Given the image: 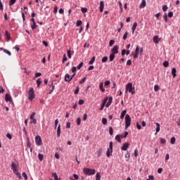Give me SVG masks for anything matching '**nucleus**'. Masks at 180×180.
I'll return each instance as SVG.
<instances>
[{"label":"nucleus","mask_w":180,"mask_h":180,"mask_svg":"<svg viewBox=\"0 0 180 180\" xmlns=\"http://www.w3.org/2000/svg\"><path fill=\"white\" fill-rule=\"evenodd\" d=\"M129 143L126 142L123 144L122 147L121 148V150H124V151H126L127 148H129Z\"/></svg>","instance_id":"obj_11"},{"label":"nucleus","mask_w":180,"mask_h":180,"mask_svg":"<svg viewBox=\"0 0 180 180\" xmlns=\"http://www.w3.org/2000/svg\"><path fill=\"white\" fill-rule=\"evenodd\" d=\"M38 77H41V74L40 72H37L35 74V78H38Z\"/></svg>","instance_id":"obj_62"},{"label":"nucleus","mask_w":180,"mask_h":180,"mask_svg":"<svg viewBox=\"0 0 180 180\" xmlns=\"http://www.w3.org/2000/svg\"><path fill=\"white\" fill-rule=\"evenodd\" d=\"M129 34V32H126L123 36V40H126L127 39V36Z\"/></svg>","instance_id":"obj_52"},{"label":"nucleus","mask_w":180,"mask_h":180,"mask_svg":"<svg viewBox=\"0 0 180 180\" xmlns=\"http://www.w3.org/2000/svg\"><path fill=\"white\" fill-rule=\"evenodd\" d=\"M105 8V3H103V1H100V7H99V9H100V12L101 13H102V12H103V9Z\"/></svg>","instance_id":"obj_10"},{"label":"nucleus","mask_w":180,"mask_h":180,"mask_svg":"<svg viewBox=\"0 0 180 180\" xmlns=\"http://www.w3.org/2000/svg\"><path fill=\"white\" fill-rule=\"evenodd\" d=\"M38 158H39V161H43V158H44V156L43 155H41V153H39Z\"/></svg>","instance_id":"obj_30"},{"label":"nucleus","mask_w":180,"mask_h":180,"mask_svg":"<svg viewBox=\"0 0 180 180\" xmlns=\"http://www.w3.org/2000/svg\"><path fill=\"white\" fill-rule=\"evenodd\" d=\"M53 176L55 180H59L58 179V176L57 175V173H53Z\"/></svg>","instance_id":"obj_42"},{"label":"nucleus","mask_w":180,"mask_h":180,"mask_svg":"<svg viewBox=\"0 0 180 180\" xmlns=\"http://www.w3.org/2000/svg\"><path fill=\"white\" fill-rule=\"evenodd\" d=\"M162 11H163V12H167V11H168V6L164 5L162 6Z\"/></svg>","instance_id":"obj_33"},{"label":"nucleus","mask_w":180,"mask_h":180,"mask_svg":"<svg viewBox=\"0 0 180 180\" xmlns=\"http://www.w3.org/2000/svg\"><path fill=\"white\" fill-rule=\"evenodd\" d=\"M153 41L154 43H156V44H158V43H160V38L158 37V36H155L153 37Z\"/></svg>","instance_id":"obj_18"},{"label":"nucleus","mask_w":180,"mask_h":180,"mask_svg":"<svg viewBox=\"0 0 180 180\" xmlns=\"http://www.w3.org/2000/svg\"><path fill=\"white\" fill-rule=\"evenodd\" d=\"M81 25H82V20H77V26H81Z\"/></svg>","instance_id":"obj_58"},{"label":"nucleus","mask_w":180,"mask_h":180,"mask_svg":"<svg viewBox=\"0 0 180 180\" xmlns=\"http://www.w3.org/2000/svg\"><path fill=\"white\" fill-rule=\"evenodd\" d=\"M31 27L32 30L37 29V25H36V22H32V25H31Z\"/></svg>","instance_id":"obj_26"},{"label":"nucleus","mask_w":180,"mask_h":180,"mask_svg":"<svg viewBox=\"0 0 180 180\" xmlns=\"http://www.w3.org/2000/svg\"><path fill=\"white\" fill-rule=\"evenodd\" d=\"M168 18H172L174 16V13L172 11H170L168 13Z\"/></svg>","instance_id":"obj_53"},{"label":"nucleus","mask_w":180,"mask_h":180,"mask_svg":"<svg viewBox=\"0 0 180 180\" xmlns=\"http://www.w3.org/2000/svg\"><path fill=\"white\" fill-rule=\"evenodd\" d=\"M99 88L101 92H105V88H103V83H100Z\"/></svg>","instance_id":"obj_24"},{"label":"nucleus","mask_w":180,"mask_h":180,"mask_svg":"<svg viewBox=\"0 0 180 180\" xmlns=\"http://www.w3.org/2000/svg\"><path fill=\"white\" fill-rule=\"evenodd\" d=\"M15 175H16V176H18V179H22V175L20 174V173H19L18 171L14 172Z\"/></svg>","instance_id":"obj_25"},{"label":"nucleus","mask_w":180,"mask_h":180,"mask_svg":"<svg viewBox=\"0 0 180 180\" xmlns=\"http://www.w3.org/2000/svg\"><path fill=\"white\" fill-rule=\"evenodd\" d=\"M137 28V22H134L133 25V27L131 28L132 30V34H134V32L136 31V29Z\"/></svg>","instance_id":"obj_20"},{"label":"nucleus","mask_w":180,"mask_h":180,"mask_svg":"<svg viewBox=\"0 0 180 180\" xmlns=\"http://www.w3.org/2000/svg\"><path fill=\"white\" fill-rule=\"evenodd\" d=\"M96 180H101V174L99 172L96 173Z\"/></svg>","instance_id":"obj_38"},{"label":"nucleus","mask_w":180,"mask_h":180,"mask_svg":"<svg viewBox=\"0 0 180 180\" xmlns=\"http://www.w3.org/2000/svg\"><path fill=\"white\" fill-rule=\"evenodd\" d=\"M4 53H6V54H8V56H12V53H11V51H9L7 49H4Z\"/></svg>","instance_id":"obj_40"},{"label":"nucleus","mask_w":180,"mask_h":180,"mask_svg":"<svg viewBox=\"0 0 180 180\" xmlns=\"http://www.w3.org/2000/svg\"><path fill=\"white\" fill-rule=\"evenodd\" d=\"M68 58H71V57H72V54H74V51H71V50H68Z\"/></svg>","instance_id":"obj_22"},{"label":"nucleus","mask_w":180,"mask_h":180,"mask_svg":"<svg viewBox=\"0 0 180 180\" xmlns=\"http://www.w3.org/2000/svg\"><path fill=\"white\" fill-rule=\"evenodd\" d=\"M108 150H113V142L110 141L109 143V148H108Z\"/></svg>","instance_id":"obj_29"},{"label":"nucleus","mask_w":180,"mask_h":180,"mask_svg":"<svg viewBox=\"0 0 180 180\" xmlns=\"http://www.w3.org/2000/svg\"><path fill=\"white\" fill-rule=\"evenodd\" d=\"M35 143L37 146H41V138L40 137V136H37L35 137Z\"/></svg>","instance_id":"obj_6"},{"label":"nucleus","mask_w":180,"mask_h":180,"mask_svg":"<svg viewBox=\"0 0 180 180\" xmlns=\"http://www.w3.org/2000/svg\"><path fill=\"white\" fill-rule=\"evenodd\" d=\"M148 178L147 180H154V176L149 175Z\"/></svg>","instance_id":"obj_63"},{"label":"nucleus","mask_w":180,"mask_h":180,"mask_svg":"<svg viewBox=\"0 0 180 180\" xmlns=\"http://www.w3.org/2000/svg\"><path fill=\"white\" fill-rule=\"evenodd\" d=\"M127 65H131V60H128L127 61Z\"/></svg>","instance_id":"obj_64"},{"label":"nucleus","mask_w":180,"mask_h":180,"mask_svg":"<svg viewBox=\"0 0 180 180\" xmlns=\"http://www.w3.org/2000/svg\"><path fill=\"white\" fill-rule=\"evenodd\" d=\"M159 89H160V86H158V85H155V86H154V91H155V92L158 91Z\"/></svg>","instance_id":"obj_49"},{"label":"nucleus","mask_w":180,"mask_h":180,"mask_svg":"<svg viewBox=\"0 0 180 180\" xmlns=\"http://www.w3.org/2000/svg\"><path fill=\"white\" fill-rule=\"evenodd\" d=\"M126 113H127V111L126 110H124L121 112L120 119H124V116H126Z\"/></svg>","instance_id":"obj_21"},{"label":"nucleus","mask_w":180,"mask_h":180,"mask_svg":"<svg viewBox=\"0 0 180 180\" xmlns=\"http://www.w3.org/2000/svg\"><path fill=\"white\" fill-rule=\"evenodd\" d=\"M160 143L161 144H165V143H167V141L165 139L160 138Z\"/></svg>","instance_id":"obj_51"},{"label":"nucleus","mask_w":180,"mask_h":180,"mask_svg":"<svg viewBox=\"0 0 180 180\" xmlns=\"http://www.w3.org/2000/svg\"><path fill=\"white\" fill-rule=\"evenodd\" d=\"M81 11H82V13H86L88 12V8H82Z\"/></svg>","instance_id":"obj_41"},{"label":"nucleus","mask_w":180,"mask_h":180,"mask_svg":"<svg viewBox=\"0 0 180 180\" xmlns=\"http://www.w3.org/2000/svg\"><path fill=\"white\" fill-rule=\"evenodd\" d=\"M78 92H79V86H77L75 91V95H78Z\"/></svg>","instance_id":"obj_45"},{"label":"nucleus","mask_w":180,"mask_h":180,"mask_svg":"<svg viewBox=\"0 0 180 180\" xmlns=\"http://www.w3.org/2000/svg\"><path fill=\"white\" fill-rule=\"evenodd\" d=\"M115 140L118 141V143H122V139H120V135H117L115 136Z\"/></svg>","instance_id":"obj_27"},{"label":"nucleus","mask_w":180,"mask_h":180,"mask_svg":"<svg viewBox=\"0 0 180 180\" xmlns=\"http://www.w3.org/2000/svg\"><path fill=\"white\" fill-rule=\"evenodd\" d=\"M65 82H71L72 81L71 76H70V75H68V74H66L65 75Z\"/></svg>","instance_id":"obj_12"},{"label":"nucleus","mask_w":180,"mask_h":180,"mask_svg":"<svg viewBox=\"0 0 180 180\" xmlns=\"http://www.w3.org/2000/svg\"><path fill=\"white\" fill-rule=\"evenodd\" d=\"M163 18H164L165 22H168V15H167L166 13L163 15Z\"/></svg>","instance_id":"obj_37"},{"label":"nucleus","mask_w":180,"mask_h":180,"mask_svg":"<svg viewBox=\"0 0 180 180\" xmlns=\"http://www.w3.org/2000/svg\"><path fill=\"white\" fill-rule=\"evenodd\" d=\"M22 176L25 180H27V174H26V172L22 173Z\"/></svg>","instance_id":"obj_59"},{"label":"nucleus","mask_w":180,"mask_h":180,"mask_svg":"<svg viewBox=\"0 0 180 180\" xmlns=\"http://www.w3.org/2000/svg\"><path fill=\"white\" fill-rule=\"evenodd\" d=\"M5 37L6 39V41H9V40H11V34L9 33V32H8V30L5 31Z\"/></svg>","instance_id":"obj_9"},{"label":"nucleus","mask_w":180,"mask_h":180,"mask_svg":"<svg viewBox=\"0 0 180 180\" xmlns=\"http://www.w3.org/2000/svg\"><path fill=\"white\" fill-rule=\"evenodd\" d=\"M106 61H108V56H104L102 58V63H106Z\"/></svg>","instance_id":"obj_55"},{"label":"nucleus","mask_w":180,"mask_h":180,"mask_svg":"<svg viewBox=\"0 0 180 180\" xmlns=\"http://www.w3.org/2000/svg\"><path fill=\"white\" fill-rule=\"evenodd\" d=\"M172 75L173 78H175V77H176V69L175 68H173L172 69Z\"/></svg>","instance_id":"obj_17"},{"label":"nucleus","mask_w":180,"mask_h":180,"mask_svg":"<svg viewBox=\"0 0 180 180\" xmlns=\"http://www.w3.org/2000/svg\"><path fill=\"white\" fill-rule=\"evenodd\" d=\"M146 0H142L141 4L139 6L140 9H143V8H146Z\"/></svg>","instance_id":"obj_15"},{"label":"nucleus","mask_w":180,"mask_h":180,"mask_svg":"<svg viewBox=\"0 0 180 180\" xmlns=\"http://www.w3.org/2000/svg\"><path fill=\"white\" fill-rule=\"evenodd\" d=\"M84 65V63L81 62L79 65L77 66V70H81L82 68V66Z\"/></svg>","instance_id":"obj_44"},{"label":"nucleus","mask_w":180,"mask_h":180,"mask_svg":"<svg viewBox=\"0 0 180 180\" xmlns=\"http://www.w3.org/2000/svg\"><path fill=\"white\" fill-rule=\"evenodd\" d=\"M168 65H169V63H168V61H165L163 63V67L167 68V67H168Z\"/></svg>","instance_id":"obj_50"},{"label":"nucleus","mask_w":180,"mask_h":180,"mask_svg":"<svg viewBox=\"0 0 180 180\" xmlns=\"http://www.w3.org/2000/svg\"><path fill=\"white\" fill-rule=\"evenodd\" d=\"M15 4H16V0H10L9 6H12L13 5H15Z\"/></svg>","instance_id":"obj_28"},{"label":"nucleus","mask_w":180,"mask_h":180,"mask_svg":"<svg viewBox=\"0 0 180 180\" xmlns=\"http://www.w3.org/2000/svg\"><path fill=\"white\" fill-rule=\"evenodd\" d=\"M113 44H115V40H113V39L110 40V41H109L110 47H112V46H113Z\"/></svg>","instance_id":"obj_39"},{"label":"nucleus","mask_w":180,"mask_h":180,"mask_svg":"<svg viewBox=\"0 0 180 180\" xmlns=\"http://www.w3.org/2000/svg\"><path fill=\"white\" fill-rule=\"evenodd\" d=\"M18 168H19L18 164L17 161L15 162H12L11 163V169H13V172H17L18 171Z\"/></svg>","instance_id":"obj_5"},{"label":"nucleus","mask_w":180,"mask_h":180,"mask_svg":"<svg viewBox=\"0 0 180 180\" xmlns=\"http://www.w3.org/2000/svg\"><path fill=\"white\" fill-rule=\"evenodd\" d=\"M37 87L39 88V86H40V85L41 84V80H40V79H38L37 80Z\"/></svg>","instance_id":"obj_47"},{"label":"nucleus","mask_w":180,"mask_h":180,"mask_svg":"<svg viewBox=\"0 0 180 180\" xmlns=\"http://www.w3.org/2000/svg\"><path fill=\"white\" fill-rule=\"evenodd\" d=\"M83 172L85 175L90 176L91 175H95V174H96V170H95V169L84 168Z\"/></svg>","instance_id":"obj_1"},{"label":"nucleus","mask_w":180,"mask_h":180,"mask_svg":"<svg viewBox=\"0 0 180 180\" xmlns=\"http://www.w3.org/2000/svg\"><path fill=\"white\" fill-rule=\"evenodd\" d=\"M170 141H171V144H175V141H176L175 137H172Z\"/></svg>","instance_id":"obj_46"},{"label":"nucleus","mask_w":180,"mask_h":180,"mask_svg":"<svg viewBox=\"0 0 180 180\" xmlns=\"http://www.w3.org/2000/svg\"><path fill=\"white\" fill-rule=\"evenodd\" d=\"M61 136V124H58V129H57V136L60 137Z\"/></svg>","instance_id":"obj_13"},{"label":"nucleus","mask_w":180,"mask_h":180,"mask_svg":"<svg viewBox=\"0 0 180 180\" xmlns=\"http://www.w3.org/2000/svg\"><path fill=\"white\" fill-rule=\"evenodd\" d=\"M115 60V54L110 53V61H113Z\"/></svg>","instance_id":"obj_31"},{"label":"nucleus","mask_w":180,"mask_h":180,"mask_svg":"<svg viewBox=\"0 0 180 180\" xmlns=\"http://www.w3.org/2000/svg\"><path fill=\"white\" fill-rule=\"evenodd\" d=\"M34 98H35L34 89H33V87H31L28 91V99L29 101H33Z\"/></svg>","instance_id":"obj_4"},{"label":"nucleus","mask_w":180,"mask_h":180,"mask_svg":"<svg viewBox=\"0 0 180 180\" xmlns=\"http://www.w3.org/2000/svg\"><path fill=\"white\" fill-rule=\"evenodd\" d=\"M95 63V56H93L91 59V60L89 62V64L92 65Z\"/></svg>","instance_id":"obj_32"},{"label":"nucleus","mask_w":180,"mask_h":180,"mask_svg":"<svg viewBox=\"0 0 180 180\" xmlns=\"http://www.w3.org/2000/svg\"><path fill=\"white\" fill-rule=\"evenodd\" d=\"M112 53L111 54H117L119 53V46L116 45L113 47V49L111 50Z\"/></svg>","instance_id":"obj_7"},{"label":"nucleus","mask_w":180,"mask_h":180,"mask_svg":"<svg viewBox=\"0 0 180 180\" xmlns=\"http://www.w3.org/2000/svg\"><path fill=\"white\" fill-rule=\"evenodd\" d=\"M68 58H67V56L65 55V53L63 54V63H65V61H67Z\"/></svg>","instance_id":"obj_54"},{"label":"nucleus","mask_w":180,"mask_h":180,"mask_svg":"<svg viewBox=\"0 0 180 180\" xmlns=\"http://www.w3.org/2000/svg\"><path fill=\"white\" fill-rule=\"evenodd\" d=\"M101 155H102V149H99L98 151H97V157H101Z\"/></svg>","instance_id":"obj_36"},{"label":"nucleus","mask_w":180,"mask_h":180,"mask_svg":"<svg viewBox=\"0 0 180 180\" xmlns=\"http://www.w3.org/2000/svg\"><path fill=\"white\" fill-rule=\"evenodd\" d=\"M34 116H36V112H32L30 117V119H34Z\"/></svg>","instance_id":"obj_60"},{"label":"nucleus","mask_w":180,"mask_h":180,"mask_svg":"<svg viewBox=\"0 0 180 180\" xmlns=\"http://www.w3.org/2000/svg\"><path fill=\"white\" fill-rule=\"evenodd\" d=\"M72 72H73V74H76V72H77V68L76 67H72Z\"/></svg>","instance_id":"obj_56"},{"label":"nucleus","mask_w":180,"mask_h":180,"mask_svg":"<svg viewBox=\"0 0 180 180\" xmlns=\"http://www.w3.org/2000/svg\"><path fill=\"white\" fill-rule=\"evenodd\" d=\"M6 102H12V96L11 95L6 94L5 96Z\"/></svg>","instance_id":"obj_8"},{"label":"nucleus","mask_w":180,"mask_h":180,"mask_svg":"<svg viewBox=\"0 0 180 180\" xmlns=\"http://www.w3.org/2000/svg\"><path fill=\"white\" fill-rule=\"evenodd\" d=\"M134 157H139V150L137 149L134 150Z\"/></svg>","instance_id":"obj_57"},{"label":"nucleus","mask_w":180,"mask_h":180,"mask_svg":"<svg viewBox=\"0 0 180 180\" xmlns=\"http://www.w3.org/2000/svg\"><path fill=\"white\" fill-rule=\"evenodd\" d=\"M31 124H36L37 123V120L35 118L31 119Z\"/></svg>","instance_id":"obj_35"},{"label":"nucleus","mask_w":180,"mask_h":180,"mask_svg":"<svg viewBox=\"0 0 180 180\" xmlns=\"http://www.w3.org/2000/svg\"><path fill=\"white\" fill-rule=\"evenodd\" d=\"M102 123L103 124H108V120L106 118L102 119Z\"/></svg>","instance_id":"obj_43"},{"label":"nucleus","mask_w":180,"mask_h":180,"mask_svg":"<svg viewBox=\"0 0 180 180\" xmlns=\"http://www.w3.org/2000/svg\"><path fill=\"white\" fill-rule=\"evenodd\" d=\"M76 122L77 126H79V124H81V118L77 117Z\"/></svg>","instance_id":"obj_48"},{"label":"nucleus","mask_w":180,"mask_h":180,"mask_svg":"<svg viewBox=\"0 0 180 180\" xmlns=\"http://www.w3.org/2000/svg\"><path fill=\"white\" fill-rule=\"evenodd\" d=\"M109 133L110 136H113V128L112 127H109Z\"/></svg>","instance_id":"obj_34"},{"label":"nucleus","mask_w":180,"mask_h":180,"mask_svg":"<svg viewBox=\"0 0 180 180\" xmlns=\"http://www.w3.org/2000/svg\"><path fill=\"white\" fill-rule=\"evenodd\" d=\"M112 153H113V150H112L110 149H108V150L106 152V156L109 158V157H110V155H112Z\"/></svg>","instance_id":"obj_19"},{"label":"nucleus","mask_w":180,"mask_h":180,"mask_svg":"<svg viewBox=\"0 0 180 180\" xmlns=\"http://www.w3.org/2000/svg\"><path fill=\"white\" fill-rule=\"evenodd\" d=\"M112 99H113V98H112V97H109V98H108V103H106V108H109V106L110 105H112Z\"/></svg>","instance_id":"obj_16"},{"label":"nucleus","mask_w":180,"mask_h":180,"mask_svg":"<svg viewBox=\"0 0 180 180\" xmlns=\"http://www.w3.org/2000/svg\"><path fill=\"white\" fill-rule=\"evenodd\" d=\"M168 160H169V154L167 153L165 156V161H168Z\"/></svg>","instance_id":"obj_61"},{"label":"nucleus","mask_w":180,"mask_h":180,"mask_svg":"<svg viewBox=\"0 0 180 180\" xmlns=\"http://www.w3.org/2000/svg\"><path fill=\"white\" fill-rule=\"evenodd\" d=\"M127 91L129 92V94H131V95H134L136 94V91H134V87H133V83H128L126 86V93H127Z\"/></svg>","instance_id":"obj_2"},{"label":"nucleus","mask_w":180,"mask_h":180,"mask_svg":"<svg viewBox=\"0 0 180 180\" xmlns=\"http://www.w3.org/2000/svg\"><path fill=\"white\" fill-rule=\"evenodd\" d=\"M49 86H51V89L49 91V95H51V94H53V92L54 91L56 86H54L53 83H51V84H49Z\"/></svg>","instance_id":"obj_14"},{"label":"nucleus","mask_w":180,"mask_h":180,"mask_svg":"<svg viewBox=\"0 0 180 180\" xmlns=\"http://www.w3.org/2000/svg\"><path fill=\"white\" fill-rule=\"evenodd\" d=\"M131 124V118H130V115H126V116H125V129H129V127H130Z\"/></svg>","instance_id":"obj_3"},{"label":"nucleus","mask_w":180,"mask_h":180,"mask_svg":"<svg viewBox=\"0 0 180 180\" xmlns=\"http://www.w3.org/2000/svg\"><path fill=\"white\" fill-rule=\"evenodd\" d=\"M160 127V123L157 122L156 123V133H155V134H157V133H159L160 130H161V129Z\"/></svg>","instance_id":"obj_23"}]
</instances>
